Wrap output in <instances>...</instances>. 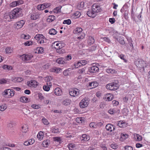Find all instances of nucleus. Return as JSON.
<instances>
[{
  "instance_id": "obj_1",
  "label": "nucleus",
  "mask_w": 150,
  "mask_h": 150,
  "mask_svg": "<svg viewBox=\"0 0 150 150\" xmlns=\"http://www.w3.org/2000/svg\"><path fill=\"white\" fill-rule=\"evenodd\" d=\"M21 10V8H17L14 9L10 12L8 15L5 16V18H8V17L10 19L16 18L20 15Z\"/></svg>"
},
{
  "instance_id": "obj_2",
  "label": "nucleus",
  "mask_w": 150,
  "mask_h": 150,
  "mask_svg": "<svg viewBox=\"0 0 150 150\" xmlns=\"http://www.w3.org/2000/svg\"><path fill=\"white\" fill-rule=\"evenodd\" d=\"M119 86L118 84L115 82L110 83L106 85V88L111 91H115L118 88Z\"/></svg>"
},
{
  "instance_id": "obj_3",
  "label": "nucleus",
  "mask_w": 150,
  "mask_h": 150,
  "mask_svg": "<svg viewBox=\"0 0 150 150\" xmlns=\"http://www.w3.org/2000/svg\"><path fill=\"white\" fill-rule=\"evenodd\" d=\"M34 38L36 40H37V42L38 43L40 44L44 43L46 41L45 37L42 34L36 35L35 36Z\"/></svg>"
},
{
  "instance_id": "obj_4",
  "label": "nucleus",
  "mask_w": 150,
  "mask_h": 150,
  "mask_svg": "<svg viewBox=\"0 0 150 150\" xmlns=\"http://www.w3.org/2000/svg\"><path fill=\"white\" fill-rule=\"evenodd\" d=\"M33 55L30 54H24L21 56V59L24 62H27L33 57Z\"/></svg>"
},
{
  "instance_id": "obj_5",
  "label": "nucleus",
  "mask_w": 150,
  "mask_h": 150,
  "mask_svg": "<svg viewBox=\"0 0 150 150\" xmlns=\"http://www.w3.org/2000/svg\"><path fill=\"white\" fill-rule=\"evenodd\" d=\"M69 93L71 96H78L79 94V90L76 88H71L69 89Z\"/></svg>"
},
{
  "instance_id": "obj_6",
  "label": "nucleus",
  "mask_w": 150,
  "mask_h": 150,
  "mask_svg": "<svg viewBox=\"0 0 150 150\" xmlns=\"http://www.w3.org/2000/svg\"><path fill=\"white\" fill-rule=\"evenodd\" d=\"M89 100L87 98H84L82 99L79 103V105L81 108H84L87 107L88 104Z\"/></svg>"
},
{
  "instance_id": "obj_7",
  "label": "nucleus",
  "mask_w": 150,
  "mask_h": 150,
  "mask_svg": "<svg viewBox=\"0 0 150 150\" xmlns=\"http://www.w3.org/2000/svg\"><path fill=\"white\" fill-rule=\"evenodd\" d=\"M14 91L13 90L8 89L5 90L3 92V95L4 96L8 95V97H9V96L12 97L14 96Z\"/></svg>"
},
{
  "instance_id": "obj_8",
  "label": "nucleus",
  "mask_w": 150,
  "mask_h": 150,
  "mask_svg": "<svg viewBox=\"0 0 150 150\" xmlns=\"http://www.w3.org/2000/svg\"><path fill=\"white\" fill-rule=\"evenodd\" d=\"M99 68L97 66H93L88 68V71L91 74L94 73L98 71Z\"/></svg>"
},
{
  "instance_id": "obj_9",
  "label": "nucleus",
  "mask_w": 150,
  "mask_h": 150,
  "mask_svg": "<svg viewBox=\"0 0 150 150\" xmlns=\"http://www.w3.org/2000/svg\"><path fill=\"white\" fill-rule=\"evenodd\" d=\"M92 8L94 12H96L97 13L99 12L101 10L100 6L96 3L94 4L92 6Z\"/></svg>"
},
{
  "instance_id": "obj_10",
  "label": "nucleus",
  "mask_w": 150,
  "mask_h": 150,
  "mask_svg": "<svg viewBox=\"0 0 150 150\" xmlns=\"http://www.w3.org/2000/svg\"><path fill=\"white\" fill-rule=\"evenodd\" d=\"M25 23L24 20H21L16 23L15 24L16 28L18 29L22 28Z\"/></svg>"
},
{
  "instance_id": "obj_11",
  "label": "nucleus",
  "mask_w": 150,
  "mask_h": 150,
  "mask_svg": "<svg viewBox=\"0 0 150 150\" xmlns=\"http://www.w3.org/2000/svg\"><path fill=\"white\" fill-rule=\"evenodd\" d=\"M117 125L120 127H125L128 126V124L123 120H120L117 122Z\"/></svg>"
},
{
  "instance_id": "obj_12",
  "label": "nucleus",
  "mask_w": 150,
  "mask_h": 150,
  "mask_svg": "<svg viewBox=\"0 0 150 150\" xmlns=\"http://www.w3.org/2000/svg\"><path fill=\"white\" fill-rule=\"evenodd\" d=\"M27 84L29 86L33 87H35L38 85L37 82L34 80H32L30 81H28Z\"/></svg>"
},
{
  "instance_id": "obj_13",
  "label": "nucleus",
  "mask_w": 150,
  "mask_h": 150,
  "mask_svg": "<svg viewBox=\"0 0 150 150\" xmlns=\"http://www.w3.org/2000/svg\"><path fill=\"white\" fill-rule=\"evenodd\" d=\"M87 14L89 17L94 18L97 15V13L95 11L94 12L93 10L92 9L88 11L87 12Z\"/></svg>"
},
{
  "instance_id": "obj_14",
  "label": "nucleus",
  "mask_w": 150,
  "mask_h": 150,
  "mask_svg": "<svg viewBox=\"0 0 150 150\" xmlns=\"http://www.w3.org/2000/svg\"><path fill=\"white\" fill-rule=\"evenodd\" d=\"M106 129L108 131L112 132L115 129V127L113 125L110 124L107 125L105 127Z\"/></svg>"
},
{
  "instance_id": "obj_15",
  "label": "nucleus",
  "mask_w": 150,
  "mask_h": 150,
  "mask_svg": "<svg viewBox=\"0 0 150 150\" xmlns=\"http://www.w3.org/2000/svg\"><path fill=\"white\" fill-rule=\"evenodd\" d=\"M80 139L82 142H87L90 139V137L86 134H83L82 135Z\"/></svg>"
},
{
  "instance_id": "obj_16",
  "label": "nucleus",
  "mask_w": 150,
  "mask_h": 150,
  "mask_svg": "<svg viewBox=\"0 0 150 150\" xmlns=\"http://www.w3.org/2000/svg\"><path fill=\"white\" fill-rule=\"evenodd\" d=\"M54 93L57 96H60L62 94V90L59 88H57L54 91Z\"/></svg>"
},
{
  "instance_id": "obj_17",
  "label": "nucleus",
  "mask_w": 150,
  "mask_h": 150,
  "mask_svg": "<svg viewBox=\"0 0 150 150\" xmlns=\"http://www.w3.org/2000/svg\"><path fill=\"white\" fill-rule=\"evenodd\" d=\"M40 16V14L38 13H33L31 14V18L32 20H35L38 19Z\"/></svg>"
},
{
  "instance_id": "obj_18",
  "label": "nucleus",
  "mask_w": 150,
  "mask_h": 150,
  "mask_svg": "<svg viewBox=\"0 0 150 150\" xmlns=\"http://www.w3.org/2000/svg\"><path fill=\"white\" fill-rule=\"evenodd\" d=\"M71 103V100L69 99H66L64 100L62 102V104L65 106L69 105Z\"/></svg>"
},
{
  "instance_id": "obj_19",
  "label": "nucleus",
  "mask_w": 150,
  "mask_h": 150,
  "mask_svg": "<svg viewBox=\"0 0 150 150\" xmlns=\"http://www.w3.org/2000/svg\"><path fill=\"white\" fill-rule=\"evenodd\" d=\"M98 83L96 81H94L91 82L89 83L88 86L91 87V88H93L98 86Z\"/></svg>"
},
{
  "instance_id": "obj_20",
  "label": "nucleus",
  "mask_w": 150,
  "mask_h": 150,
  "mask_svg": "<svg viewBox=\"0 0 150 150\" xmlns=\"http://www.w3.org/2000/svg\"><path fill=\"white\" fill-rule=\"evenodd\" d=\"M48 83H47L46 85H44L43 86V88L44 90L46 91H48L50 90V86H51V84L50 82L49 83V85L48 84Z\"/></svg>"
},
{
  "instance_id": "obj_21",
  "label": "nucleus",
  "mask_w": 150,
  "mask_h": 150,
  "mask_svg": "<svg viewBox=\"0 0 150 150\" xmlns=\"http://www.w3.org/2000/svg\"><path fill=\"white\" fill-rule=\"evenodd\" d=\"M82 30V28H81L77 27L74 30L73 33L74 34H77L81 32Z\"/></svg>"
},
{
  "instance_id": "obj_22",
  "label": "nucleus",
  "mask_w": 150,
  "mask_h": 150,
  "mask_svg": "<svg viewBox=\"0 0 150 150\" xmlns=\"http://www.w3.org/2000/svg\"><path fill=\"white\" fill-rule=\"evenodd\" d=\"M56 62L59 64H64L65 63L64 58H62L57 59L56 60Z\"/></svg>"
},
{
  "instance_id": "obj_23",
  "label": "nucleus",
  "mask_w": 150,
  "mask_h": 150,
  "mask_svg": "<svg viewBox=\"0 0 150 150\" xmlns=\"http://www.w3.org/2000/svg\"><path fill=\"white\" fill-rule=\"evenodd\" d=\"M28 126L25 124L22 127V131L23 132L25 133L28 131Z\"/></svg>"
},
{
  "instance_id": "obj_24",
  "label": "nucleus",
  "mask_w": 150,
  "mask_h": 150,
  "mask_svg": "<svg viewBox=\"0 0 150 150\" xmlns=\"http://www.w3.org/2000/svg\"><path fill=\"white\" fill-rule=\"evenodd\" d=\"M48 33L51 35H54L57 33V31L55 29L52 28L49 30Z\"/></svg>"
},
{
  "instance_id": "obj_25",
  "label": "nucleus",
  "mask_w": 150,
  "mask_h": 150,
  "mask_svg": "<svg viewBox=\"0 0 150 150\" xmlns=\"http://www.w3.org/2000/svg\"><path fill=\"white\" fill-rule=\"evenodd\" d=\"M81 15V13L79 11L75 12L72 15V17L75 18H76L79 17Z\"/></svg>"
},
{
  "instance_id": "obj_26",
  "label": "nucleus",
  "mask_w": 150,
  "mask_h": 150,
  "mask_svg": "<svg viewBox=\"0 0 150 150\" xmlns=\"http://www.w3.org/2000/svg\"><path fill=\"white\" fill-rule=\"evenodd\" d=\"M57 52L59 54L63 53L65 52L64 50L62 48V47L56 49Z\"/></svg>"
},
{
  "instance_id": "obj_27",
  "label": "nucleus",
  "mask_w": 150,
  "mask_h": 150,
  "mask_svg": "<svg viewBox=\"0 0 150 150\" xmlns=\"http://www.w3.org/2000/svg\"><path fill=\"white\" fill-rule=\"evenodd\" d=\"M134 138L136 141H140L142 139V137L141 136L138 134H134Z\"/></svg>"
},
{
  "instance_id": "obj_28",
  "label": "nucleus",
  "mask_w": 150,
  "mask_h": 150,
  "mask_svg": "<svg viewBox=\"0 0 150 150\" xmlns=\"http://www.w3.org/2000/svg\"><path fill=\"white\" fill-rule=\"evenodd\" d=\"M106 71L108 73L112 74L115 73L117 72L115 69L110 68L107 69L106 70Z\"/></svg>"
},
{
  "instance_id": "obj_29",
  "label": "nucleus",
  "mask_w": 150,
  "mask_h": 150,
  "mask_svg": "<svg viewBox=\"0 0 150 150\" xmlns=\"http://www.w3.org/2000/svg\"><path fill=\"white\" fill-rule=\"evenodd\" d=\"M53 44L54 45L55 48V49L58 48L59 47H62V45L61 43H60L59 42H55L53 43Z\"/></svg>"
},
{
  "instance_id": "obj_30",
  "label": "nucleus",
  "mask_w": 150,
  "mask_h": 150,
  "mask_svg": "<svg viewBox=\"0 0 150 150\" xmlns=\"http://www.w3.org/2000/svg\"><path fill=\"white\" fill-rule=\"evenodd\" d=\"M28 99L25 96H22L20 98V100L23 103H26L28 101Z\"/></svg>"
},
{
  "instance_id": "obj_31",
  "label": "nucleus",
  "mask_w": 150,
  "mask_h": 150,
  "mask_svg": "<svg viewBox=\"0 0 150 150\" xmlns=\"http://www.w3.org/2000/svg\"><path fill=\"white\" fill-rule=\"evenodd\" d=\"M55 17L54 16H49L48 18L47 19V21L49 22H51L55 19Z\"/></svg>"
},
{
  "instance_id": "obj_32",
  "label": "nucleus",
  "mask_w": 150,
  "mask_h": 150,
  "mask_svg": "<svg viewBox=\"0 0 150 150\" xmlns=\"http://www.w3.org/2000/svg\"><path fill=\"white\" fill-rule=\"evenodd\" d=\"M106 97L107 98V100L109 101L111 100L113 98V95L110 93H108L106 94Z\"/></svg>"
},
{
  "instance_id": "obj_33",
  "label": "nucleus",
  "mask_w": 150,
  "mask_h": 150,
  "mask_svg": "<svg viewBox=\"0 0 150 150\" xmlns=\"http://www.w3.org/2000/svg\"><path fill=\"white\" fill-rule=\"evenodd\" d=\"M43 51L44 49L42 47H38L37 48L35 52L36 53L42 54L43 52Z\"/></svg>"
},
{
  "instance_id": "obj_34",
  "label": "nucleus",
  "mask_w": 150,
  "mask_h": 150,
  "mask_svg": "<svg viewBox=\"0 0 150 150\" xmlns=\"http://www.w3.org/2000/svg\"><path fill=\"white\" fill-rule=\"evenodd\" d=\"M44 135V133L43 132L40 131L37 135V137L39 139L41 140L43 138Z\"/></svg>"
},
{
  "instance_id": "obj_35",
  "label": "nucleus",
  "mask_w": 150,
  "mask_h": 150,
  "mask_svg": "<svg viewBox=\"0 0 150 150\" xmlns=\"http://www.w3.org/2000/svg\"><path fill=\"white\" fill-rule=\"evenodd\" d=\"M50 143V140H46L44 141L42 143V145L44 147H47V146L49 145V144Z\"/></svg>"
},
{
  "instance_id": "obj_36",
  "label": "nucleus",
  "mask_w": 150,
  "mask_h": 150,
  "mask_svg": "<svg viewBox=\"0 0 150 150\" xmlns=\"http://www.w3.org/2000/svg\"><path fill=\"white\" fill-rule=\"evenodd\" d=\"M116 40L115 41H118L120 44L122 45H124L125 43V42L124 40L122 39V38H115Z\"/></svg>"
},
{
  "instance_id": "obj_37",
  "label": "nucleus",
  "mask_w": 150,
  "mask_h": 150,
  "mask_svg": "<svg viewBox=\"0 0 150 150\" xmlns=\"http://www.w3.org/2000/svg\"><path fill=\"white\" fill-rule=\"evenodd\" d=\"M7 108V106L6 104H3L0 105V110L1 111H4Z\"/></svg>"
},
{
  "instance_id": "obj_38",
  "label": "nucleus",
  "mask_w": 150,
  "mask_h": 150,
  "mask_svg": "<svg viewBox=\"0 0 150 150\" xmlns=\"http://www.w3.org/2000/svg\"><path fill=\"white\" fill-rule=\"evenodd\" d=\"M51 131L54 133H57L59 132L58 128L56 127H52L51 129Z\"/></svg>"
},
{
  "instance_id": "obj_39",
  "label": "nucleus",
  "mask_w": 150,
  "mask_h": 150,
  "mask_svg": "<svg viewBox=\"0 0 150 150\" xmlns=\"http://www.w3.org/2000/svg\"><path fill=\"white\" fill-rule=\"evenodd\" d=\"M6 52V53H11L13 52V49L10 47H7L5 49Z\"/></svg>"
},
{
  "instance_id": "obj_40",
  "label": "nucleus",
  "mask_w": 150,
  "mask_h": 150,
  "mask_svg": "<svg viewBox=\"0 0 150 150\" xmlns=\"http://www.w3.org/2000/svg\"><path fill=\"white\" fill-rule=\"evenodd\" d=\"M88 44L90 45L91 44H93L94 42V38L91 37H89L88 40Z\"/></svg>"
},
{
  "instance_id": "obj_41",
  "label": "nucleus",
  "mask_w": 150,
  "mask_h": 150,
  "mask_svg": "<svg viewBox=\"0 0 150 150\" xmlns=\"http://www.w3.org/2000/svg\"><path fill=\"white\" fill-rule=\"evenodd\" d=\"M53 140L57 142L60 143L61 141V139L60 137H54L53 138Z\"/></svg>"
},
{
  "instance_id": "obj_42",
  "label": "nucleus",
  "mask_w": 150,
  "mask_h": 150,
  "mask_svg": "<svg viewBox=\"0 0 150 150\" xmlns=\"http://www.w3.org/2000/svg\"><path fill=\"white\" fill-rule=\"evenodd\" d=\"M63 23V24H67L68 25H69L71 23V21L70 19H68L64 20Z\"/></svg>"
},
{
  "instance_id": "obj_43",
  "label": "nucleus",
  "mask_w": 150,
  "mask_h": 150,
  "mask_svg": "<svg viewBox=\"0 0 150 150\" xmlns=\"http://www.w3.org/2000/svg\"><path fill=\"white\" fill-rule=\"evenodd\" d=\"M51 70V71L53 72L58 73L60 71V69L59 68H57L56 67H55L52 69Z\"/></svg>"
},
{
  "instance_id": "obj_44",
  "label": "nucleus",
  "mask_w": 150,
  "mask_h": 150,
  "mask_svg": "<svg viewBox=\"0 0 150 150\" xmlns=\"http://www.w3.org/2000/svg\"><path fill=\"white\" fill-rule=\"evenodd\" d=\"M21 37L25 39H28L30 38V36L28 35H25L24 34H22L21 35Z\"/></svg>"
},
{
  "instance_id": "obj_45",
  "label": "nucleus",
  "mask_w": 150,
  "mask_h": 150,
  "mask_svg": "<svg viewBox=\"0 0 150 150\" xmlns=\"http://www.w3.org/2000/svg\"><path fill=\"white\" fill-rule=\"evenodd\" d=\"M44 6L43 4H42L40 5H38L37 7V8L39 10H43L44 9Z\"/></svg>"
},
{
  "instance_id": "obj_46",
  "label": "nucleus",
  "mask_w": 150,
  "mask_h": 150,
  "mask_svg": "<svg viewBox=\"0 0 150 150\" xmlns=\"http://www.w3.org/2000/svg\"><path fill=\"white\" fill-rule=\"evenodd\" d=\"M75 146V144H69L68 145V147L70 150H72Z\"/></svg>"
},
{
  "instance_id": "obj_47",
  "label": "nucleus",
  "mask_w": 150,
  "mask_h": 150,
  "mask_svg": "<svg viewBox=\"0 0 150 150\" xmlns=\"http://www.w3.org/2000/svg\"><path fill=\"white\" fill-rule=\"evenodd\" d=\"M117 111L114 108L110 109L108 110L109 113L111 115L114 114Z\"/></svg>"
},
{
  "instance_id": "obj_48",
  "label": "nucleus",
  "mask_w": 150,
  "mask_h": 150,
  "mask_svg": "<svg viewBox=\"0 0 150 150\" xmlns=\"http://www.w3.org/2000/svg\"><path fill=\"white\" fill-rule=\"evenodd\" d=\"M80 61V63H79V64H80L81 65H84L87 63V61L86 60H81Z\"/></svg>"
},
{
  "instance_id": "obj_49",
  "label": "nucleus",
  "mask_w": 150,
  "mask_h": 150,
  "mask_svg": "<svg viewBox=\"0 0 150 150\" xmlns=\"http://www.w3.org/2000/svg\"><path fill=\"white\" fill-rule=\"evenodd\" d=\"M23 81V79L21 77H18L16 78L14 80L15 82H20Z\"/></svg>"
},
{
  "instance_id": "obj_50",
  "label": "nucleus",
  "mask_w": 150,
  "mask_h": 150,
  "mask_svg": "<svg viewBox=\"0 0 150 150\" xmlns=\"http://www.w3.org/2000/svg\"><path fill=\"white\" fill-rule=\"evenodd\" d=\"M42 121L45 125H47L49 124L48 120L45 118L42 119Z\"/></svg>"
},
{
  "instance_id": "obj_51",
  "label": "nucleus",
  "mask_w": 150,
  "mask_h": 150,
  "mask_svg": "<svg viewBox=\"0 0 150 150\" xmlns=\"http://www.w3.org/2000/svg\"><path fill=\"white\" fill-rule=\"evenodd\" d=\"M4 69H7L8 70H11L12 69V67L11 66H8L7 65H4L3 67Z\"/></svg>"
},
{
  "instance_id": "obj_52",
  "label": "nucleus",
  "mask_w": 150,
  "mask_h": 150,
  "mask_svg": "<svg viewBox=\"0 0 150 150\" xmlns=\"http://www.w3.org/2000/svg\"><path fill=\"white\" fill-rule=\"evenodd\" d=\"M128 42L129 45L132 47V48H134L133 45L132 44V40L131 38H130L128 40Z\"/></svg>"
},
{
  "instance_id": "obj_53",
  "label": "nucleus",
  "mask_w": 150,
  "mask_h": 150,
  "mask_svg": "<svg viewBox=\"0 0 150 150\" xmlns=\"http://www.w3.org/2000/svg\"><path fill=\"white\" fill-rule=\"evenodd\" d=\"M96 122H92L90 124L89 126L91 127L96 128Z\"/></svg>"
},
{
  "instance_id": "obj_54",
  "label": "nucleus",
  "mask_w": 150,
  "mask_h": 150,
  "mask_svg": "<svg viewBox=\"0 0 150 150\" xmlns=\"http://www.w3.org/2000/svg\"><path fill=\"white\" fill-rule=\"evenodd\" d=\"M32 42L31 41H27L24 43L25 46H30L32 44Z\"/></svg>"
},
{
  "instance_id": "obj_55",
  "label": "nucleus",
  "mask_w": 150,
  "mask_h": 150,
  "mask_svg": "<svg viewBox=\"0 0 150 150\" xmlns=\"http://www.w3.org/2000/svg\"><path fill=\"white\" fill-rule=\"evenodd\" d=\"M6 83L7 81L5 79H0V84H5Z\"/></svg>"
},
{
  "instance_id": "obj_56",
  "label": "nucleus",
  "mask_w": 150,
  "mask_h": 150,
  "mask_svg": "<svg viewBox=\"0 0 150 150\" xmlns=\"http://www.w3.org/2000/svg\"><path fill=\"white\" fill-rule=\"evenodd\" d=\"M86 68H84L79 70V73L80 74H85V70Z\"/></svg>"
},
{
  "instance_id": "obj_57",
  "label": "nucleus",
  "mask_w": 150,
  "mask_h": 150,
  "mask_svg": "<svg viewBox=\"0 0 150 150\" xmlns=\"http://www.w3.org/2000/svg\"><path fill=\"white\" fill-rule=\"evenodd\" d=\"M125 150H133V148L130 146H126L125 147Z\"/></svg>"
},
{
  "instance_id": "obj_58",
  "label": "nucleus",
  "mask_w": 150,
  "mask_h": 150,
  "mask_svg": "<svg viewBox=\"0 0 150 150\" xmlns=\"http://www.w3.org/2000/svg\"><path fill=\"white\" fill-rule=\"evenodd\" d=\"M16 3V1H13L10 4V6L11 7H14L17 6Z\"/></svg>"
},
{
  "instance_id": "obj_59",
  "label": "nucleus",
  "mask_w": 150,
  "mask_h": 150,
  "mask_svg": "<svg viewBox=\"0 0 150 150\" xmlns=\"http://www.w3.org/2000/svg\"><path fill=\"white\" fill-rule=\"evenodd\" d=\"M103 125V123L101 122H96V128L97 127H101Z\"/></svg>"
},
{
  "instance_id": "obj_60",
  "label": "nucleus",
  "mask_w": 150,
  "mask_h": 150,
  "mask_svg": "<svg viewBox=\"0 0 150 150\" xmlns=\"http://www.w3.org/2000/svg\"><path fill=\"white\" fill-rule=\"evenodd\" d=\"M119 57L122 59H123L124 60V62H127V61L124 58V55L123 54H121L120 55H119Z\"/></svg>"
},
{
  "instance_id": "obj_61",
  "label": "nucleus",
  "mask_w": 150,
  "mask_h": 150,
  "mask_svg": "<svg viewBox=\"0 0 150 150\" xmlns=\"http://www.w3.org/2000/svg\"><path fill=\"white\" fill-rule=\"evenodd\" d=\"M31 107L32 108L35 109H38L40 108V107L39 106V105H31Z\"/></svg>"
},
{
  "instance_id": "obj_62",
  "label": "nucleus",
  "mask_w": 150,
  "mask_h": 150,
  "mask_svg": "<svg viewBox=\"0 0 150 150\" xmlns=\"http://www.w3.org/2000/svg\"><path fill=\"white\" fill-rule=\"evenodd\" d=\"M111 147L114 149H116L118 147V145L116 144H112L111 145Z\"/></svg>"
},
{
  "instance_id": "obj_63",
  "label": "nucleus",
  "mask_w": 150,
  "mask_h": 150,
  "mask_svg": "<svg viewBox=\"0 0 150 150\" xmlns=\"http://www.w3.org/2000/svg\"><path fill=\"white\" fill-rule=\"evenodd\" d=\"M128 135L127 134H121V137H123V139H127L128 137Z\"/></svg>"
},
{
  "instance_id": "obj_64",
  "label": "nucleus",
  "mask_w": 150,
  "mask_h": 150,
  "mask_svg": "<svg viewBox=\"0 0 150 150\" xmlns=\"http://www.w3.org/2000/svg\"><path fill=\"white\" fill-rule=\"evenodd\" d=\"M112 103L113 104L114 106H116L119 104V102L118 101L115 100H114L112 101Z\"/></svg>"
}]
</instances>
